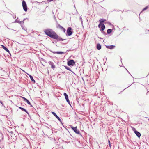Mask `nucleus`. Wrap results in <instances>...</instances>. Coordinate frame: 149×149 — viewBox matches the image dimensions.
I'll use <instances>...</instances> for the list:
<instances>
[{
  "label": "nucleus",
  "mask_w": 149,
  "mask_h": 149,
  "mask_svg": "<svg viewBox=\"0 0 149 149\" xmlns=\"http://www.w3.org/2000/svg\"><path fill=\"white\" fill-rule=\"evenodd\" d=\"M13 18H14V19H15V18H16V16H14V17H13Z\"/></svg>",
  "instance_id": "38"
},
{
  "label": "nucleus",
  "mask_w": 149,
  "mask_h": 149,
  "mask_svg": "<svg viewBox=\"0 0 149 149\" xmlns=\"http://www.w3.org/2000/svg\"><path fill=\"white\" fill-rule=\"evenodd\" d=\"M63 95L65 96L66 100L68 98V95L66 94V93H64Z\"/></svg>",
  "instance_id": "19"
},
{
  "label": "nucleus",
  "mask_w": 149,
  "mask_h": 149,
  "mask_svg": "<svg viewBox=\"0 0 149 149\" xmlns=\"http://www.w3.org/2000/svg\"><path fill=\"white\" fill-rule=\"evenodd\" d=\"M135 134L138 138H140L141 136V133L138 131H134Z\"/></svg>",
  "instance_id": "12"
},
{
  "label": "nucleus",
  "mask_w": 149,
  "mask_h": 149,
  "mask_svg": "<svg viewBox=\"0 0 149 149\" xmlns=\"http://www.w3.org/2000/svg\"><path fill=\"white\" fill-rule=\"evenodd\" d=\"M106 21V20L104 19H100L99 20V21L100 22V23L98 25V26L99 28L100 27V25L101 24H103L102 22H105Z\"/></svg>",
  "instance_id": "8"
},
{
  "label": "nucleus",
  "mask_w": 149,
  "mask_h": 149,
  "mask_svg": "<svg viewBox=\"0 0 149 149\" xmlns=\"http://www.w3.org/2000/svg\"><path fill=\"white\" fill-rule=\"evenodd\" d=\"M50 51L51 52H52L54 54H56V52L52 51L51 50H50Z\"/></svg>",
  "instance_id": "33"
},
{
  "label": "nucleus",
  "mask_w": 149,
  "mask_h": 149,
  "mask_svg": "<svg viewBox=\"0 0 149 149\" xmlns=\"http://www.w3.org/2000/svg\"><path fill=\"white\" fill-rule=\"evenodd\" d=\"M70 127H68V128L70 130V129H72L73 130H77V127L76 126L74 127L72 125H69Z\"/></svg>",
  "instance_id": "11"
},
{
  "label": "nucleus",
  "mask_w": 149,
  "mask_h": 149,
  "mask_svg": "<svg viewBox=\"0 0 149 149\" xmlns=\"http://www.w3.org/2000/svg\"><path fill=\"white\" fill-rule=\"evenodd\" d=\"M64 53L62 52H56V54H63Z\"/></svg>",
  "instance_id": "25"
},
{
  "label": "nucleus",
  "mask_w": 149,
  "mask_h": 149,
  "mask_svg": "<svg viewBox=\"0 0 149 149\" xmlns=\"http://www.w3.org/2000/svg\"><path fill=\"white\" fill-rule=\"evenodd\" d=\"M2 47L5 50H6V51H7V52H8L10 54V52L8 49L7 48V47H5V46H4L3 45H1Z\"/></svg>",
  "instance_id": "13"
},
{
  "label": "nucleus",
  "mask_w": 149,
  "mask_h": 149,
  "mask_svg": "<svg viewBox=\"0 0 149 149\" xmlns=\"http://www.w3.org/2000/svg\"><path fill=\"white\" fill-rule=\"evenodd\" d=\"M21 27H22V28L25 31H26V30L27 29L25 28H24V25H21Z\"/></svg>",
  "instance_id": "27"
},
{
  "label": "nucleus",
  "mask_w": 149,
  "mask_h": 149,
  "mask_svg": "<svg viewBox=\"0 0 149 149\" xmlns=\"http://www.w3.org/2000/svg\"><path fill=\"white\" fill-rule=\"evenodd\" d=\"M100 38V39H102V38Z\"/></svg>",
  "instance_id": "44"
},
{
  "label": "nucleus",
  "mask_w": 149,
  "mask_h": 149,
  "mask_svg": "<svg viewBox=\"0 0 149 149\" xmlns=\"http://www.w3.org/2000/svg\"><path fill=\"white\" fill-rule=\"evenodd\" d=\"M49 64L51 65V67L52 69H54L55 68L56 66L54 65V63L51 61H49L48 62Z\"/></svg>",
  "instance_id": "7"
},
{
  "label": "nucleus",
  "mask_w": 149,
  "mask_h": 149,
  "mask_svg": "<svg viewBox=\"0 0 149 149\" xmlns=\"http://www.w3.org/2000/svg\"><path fill=\"white\" fill-rule=\"evenodd\" d=\"M22 71H24V72H25V71H24V70H22Z\"/></svg>",
  "instance_id": "45"
},
{
  "label": "nucleus",
  "mask_w": 149,
  "mask_h": 149,
  "mask_svg": "<svg viewBox=\"0 0 149 149\" xmlns=\"http://www.w3.org/2000/svg\"><path fill=\"white\" fill-rule=\"evenodd\" d=\"M96 48L98 50H100L101 49V46L100 44L98 43L97 45Z\"/></svg>",
  "instance_id": "17"
},
{
  "label": "nucleus",
  "mask_w": 149,
  "mask_h": 149,
  "mask_svg": "<svg viewBox=\"0 0 149 149\" xmlns=\"http://www.w3.org/2000/svg\"><path fill=\"white\" fill-rule=\"evenodd\" d=\"M100 26H101V29L100 30V31H103L105 29V27L104 24H101Z\"/></svg>",
  "instance_id": "14"
},
{
  "label": "nucleus",
  "mask_w": 149,
  "mask_h": 149,
  "mask_svg": "<svg viewBox=\"0 0 149 149\" xmlns=\"http://www.w3.org/2000/svg\"><path fill=\"white\" fill-rule=\"evenodd\" d=\"M74 131L76 133L79 134L80 135V136H81V135L79 131Z\"/></svg>",
  "instance_id": "24"
},
{
  "label": "nucleus",
  "mask_w": 149,
  "mask_h": 149,
  "mask_svg": "<svg viewBox=\"0 0 149 149\" xmlns=\"http://www.w3.org/2000/svg\"><path fill=\"white\" fill-rule=\"evenodd\" d=\"M93 3H95V1H94Z\"/></svg>",
  "instance_id": "43"
},
{
  "label": "nucleus",
  "mask_w": 149,
  "mask_h": 149,
  "mask_svg": "<svg viewBox=\"0 0 149 149\" xmlns=\"http://www.w3.org/2000/svg\"><path fill=\"white\" fill-rule=\"evenodd\" d=\"M25 101L29 105H30L31 106V107L32 106L31 105L30 102L29 101V100H28L26 99Z\"/></svg>",
  "instance_id": "22"
},
{
  "label": "nucleus",
  "mask_w": 149,
  "mask_h": 149,
  "mask_svg": "<svg viewBox=\"0 0 149 149\" xmlns=\"http://www.w3.org/2000/svg\"><path fill=\"white\" fill-rule=\"evenodd\" d=\"M20 21L18 20V18H17L13 23H18L20 24Z\"/></svg>",
  "instance_id": "21"
},
{
  "label": "nucleus",
  "mask_w": 149,
  "mask_h": 149,
  "mask_svg": "<svg viewBox=\"0 0 149 149\" xmlns=\"http://www.w3.org/2000/svg\"><path fill=\"white\" fill-rule=\"evenodd\" d=\"M108 143H109V145L110 147H111V144H110V142L109 140L108 141Z\"/></svg>",
  "instance_id": "34"
},
{
  "label": "nucleus",
  "mask_w": 149,
  "mask_h": 149,
  "mask_svg": "<svg viewBox=\"0 0 149 149\" xmlns=\"http://www.w3.org/2000/svg\"><path fill=\"white\" fill-rule=\"evenodd\" d=\"M44 32L46 35L53 39L56 34L54 31L50 29H47L45 30Z\"/></svg>",
  "instance_id": "1"
},
{
  "label": "nucleus",
  "mask_w": 149,
  "mask_h": 149,
  "mask_svg": "<svg viewBox=\"0 0 149 149\" xmlns=\"http://www.w3.org/2000/svg\"><path fill=\"white\" fill-rule=\"evenodd\" d=\"M30 77V79L33 82H34V83L35 82V80L33 79V77L30 74H27Z\"/></svg>",
  "instance_id": "16"
},
{
  "label": "nucleus",
  "mask_w": 149,
  "mask_h": 149,
  "mask_svg": "<svg viewBox=\"0 0 149 149\" xmlns=\"http://www.w3.org/2000/svg\"><path fill=\"white\" fill-rule=\"evenodd\" d=\"M13 131H11V132H10V133H11V134H13Z\"/></svg>",
  "instance_id": "41"
},
{
  "label": "nucleus",
  "mask_w": 149,
  "mask_h": 149,
  "mask_svg": "<svg viewBox=\"0 0 149 149\" xmlns=\"http://www.w3.org/2000/svg\"><path fill=\"white\" fill-rule=\"evenodd\" d=\"M0 103H1L2 105H3V103L1 101H0Z\"/></svg>",
  "instance_id": "36"
},
{
  "label": "nucleus",
  "mask_w": 149,
  "mask_h": 149,
  "mask_svg": "<svg viewBox=\"0 0 149 149\" xmlns=\"http://www.w3.org/2000/svg\"><path fill=\"white\" fill-rule=\"evenodd\" d=\"M64 67H65V68L67 70H68L72 72L71 69L69 67L66 66H64Z\"/></svg>",
  "instance_id": "20"
},
{
  "label": "nucleus",
  "mask_w": 149,
  "mask_h": 149,
  "mask_svg": "<svg viewBox=\"0 0 149 149\" xmlns=\"http://www.w3.org/2000/svg\"><path fill=\"white\" fill-rule=\"evenodd\" d=\"M48 1H49V2H51V1H53V0H48Z\"/></svg>",
  "instance_id": "40"
},
{
  "label": "nucleus",
  "mask_w": 149,
  "mask_h": 149,
  "mask_svg": "<svg viewBox=\"0 0 149 149\" xmlns=\"http://www.w3.org/2000/svg\"><path fill=\"white\" fill-rule=\"evenodd\" d=\"M80 19L82 20V18H81V17L80 18ZM82 22H83L82 21V20H81V23H82Z\"/></svg>",
  "instance_id": "37"
},
{
  "label": "nucleus",
  "mask_w": 149,
  "mask_h": 149,
  "mask_svg": "<svg viewBox=\"0 0 149 149\" xmlns=\"http://www.w3.org/2000/svg\"><path fill=\"white\" fill-rule=\"evenodd\" d=\"M104 23L106 24H109V25H111V23L109 22H105Z\"/></svg>",
  "instance_id": "26"
},
{
  "label": "nucleus",
  "mask_w": 149,
  "mask_h": 149,
  "mask_svg": "<svg viewBox=\"0 0 149 149\" xmlns=\"http://www.w3.org/2000/svg\"><path fill=\"white\" fill-rule=\"evenodd\" d=\"M21 97L24 99V101H25L26 99L24 97Z\"/></svg>",
  "instance_id": "32"
},
{
  "label": "nucleus",
  "mask_w": 149,
  "mask_h": 149,
  "mask_svg": "<svg viewBox=\"0 0 149 149\" xmlns=\"http://www.w3.org/2000/svg\"><path fill=\"white\" fill-rule=\"evenodd\" d=\"M66 31L67 36H69L72 35L73 32L72 29L71 27H68Z\"/></svg>",
  "instance_id": "2"
},
{
  "label": "nucleus",
  "mask_w": 149,
  "mask_h": 149,
  "mask_svg": "<svg viewBox=\"0 0 149 149\" xmlns=\"http://www.w3.org/2000/svg\"><path fill=\"white\" fill-rule=\"evenodd\" d=\"M130 127H131L132 129V130H136L135 128H134V127H132V126H130Z\"/></svg>",
  "instance_id": "29"
},
{
  "label": "nucleus",
  "mask_w": 149,
  "mask_h": 149,
  "mask_svg": "<svg viewBox=\"0 0 149 149\" xmlns=\"http://www.w3.org/2000/svg\"><path fill=\"white\" fill-rule=\"evenodd\" d=\"M103 34H104L105 35H106V33L103 31H100Z\"/></svg>",
  "instance_id": "30"
},
{
  "label": "nucleus",
  "mask_w": 149,
  "mask_h": 149,
  "mask_svg": "<svg viewBox=\"0 0 149 149\" xmlns=\"http://www.w3.org/2000/svg\"><path fill=\"white\" fill-rule=\"evenodd\" d=\"M22 6L23 9L24 11L26 12L27 10V7L25 1L23 0L22 2Z\"/></svg>",
  "instance_id": "4"
},
{
  "label": "nucleus",
  "mask_w": 149,
  "mask_h": 149,
  "mask_svg": "<svg viewBox=\"0 0 149 149\" xmlns=\"http://www.w3.org/2000/svg\"><path fill=\"white\" fill-rule=\"evenodd\" d=\"M106 47L109 49H112L115 47V46L113 45H106Z\"/></svg>",
  "instance_id": "9"
},
{
  "label": "nucleus",
  "mask_w": 149,
  "mask_h": 149,
  "mask_svg": "<svg viewBox=\"0 0 149 149\" xmlns=\"http://www.w3.org/2000/svg\"><path fill=\"white\" fill-rule=\"evenodd\" d=\"M66 100L67 102H68V103L71 106V105L70 104V102L69 100V99L68 98V99H66Z\"/></svg>",
  "instance_id": "28"
},
{
  "label": "nucleus",
  "mask_w": 149,
  "mask_h": 149,
  "mask_svg": "<svg viewBox=\"0 0 149 149\" xmlns=\"http://www.w3.org/2000/svg\"><path fill=\"white\" fill-rule=\"evenodd\" d=\"M75 64L74 61L73 60L71 59L68 61L67 65L68 66H71L74 65Z\"/></svg>",
  "instance_id": "5"
},
{
  "label": "nucleus",
  "mask_w": 149,
  "mask_h": 149,
  "mask_svg": "<svg viewBox=\"0 0 149 149\" xmlns=\"http://www.w3.org/2000/svg\"><path fill=\"white\" fill-rule=\"evenodd\" d=\"M19 108L20 109H21L22 111H24L26 113H27V114H28V115H29V113L28 112L26 109H24V108L22 107H19Z\"/></svg>",
  "instance_id": "15"
},
{
  "label": "nucleus",
  "mask_w": 149,
  "mask_h": 149,
  "mask_svg": "<svg viewBox=\"0 0 149 149\" xmlns=\"http://www.w3.org/2000/svg\"><path fill=\"white\" fill-rule=\"evenodd\" d=\"M54 36V38H53V39L56 40L58 41H63L65 40V39H63L60 37L56 33Z\"/></svg>",
  "instance_id": "3"
},
{
  "label": "nucleus",
  "mask_w": 149,
  "mask_h": 149,
  "mask_svg": "<svg viewBox=\"0 0 149 149\" xmlns=\"http://www.w3.org/2000/svg\"><path fill=\"white\" fill-rule=\"evenodd\" d=\"M0 136L1 137V138H2L3 135L2 134H1L0 133Z\"/></svg>",
  "instance_id": "35"
},
{
  "label": "nucleus",
  "mask_w": 149,
  "mask_h": 149,
  "mask_svg": "<svg viewBox=\"0 0 149 149\" xmlns=\"http://www.w3.org/2000/svg\"><path fill=\"white\" fill-rule=\"evenodd\" d=\"M57 27L59 29H60V30L63 31L64 33L66 31V29L65 28H64L63 26H61L60 25V24H58L57 26Z\"/></svg>",
  "instance_id": "6"
},
{
  "label": "nucleus",
  "mask_w": 149,
  "mask_h": 149,
  "mask_svg": "<svg viewBox=\"0 0 149 149\" xmlns=\"http://www.w3.org/2000/svg\"><path fill=\"white\" fill-rule=\"evenodd\" d=\"M26 19H28V18H26Z\"/></svg>",
  "instance_id": "46"
},
{
  "label": "nucleus",
  "mask_w": 149,
  "mask_h": 149,
  "mask_svg": "<svg viewBox=\"0 0 149 149\" xmlns=\"http://www.w3.org/2000/svg\"><path fill=\"white\" fill-rule=\"evenodd\" d=\"M66 128V129L67 130H68V129H67V128Z\"/></svg>",
  "instance_id": "42"
},
{
  "label": "nucleus",
  "mask_w": 149,
  "mask_h": 149,
  "mask_svg": "<svg viewBox=\"0 0 149 149\" xmlns=\"http://www.w3.org/2000/svg\"><path fill=\"white\" fill-rule=\"evenodd\" d=\"M147 8H148L147 6L145 7L143 9V11H144V10H146Z\"/></svg>",
  "instance_id": "31"
},
{
  "label": "nucleus",
  "mask_w": 149,
  "mask_h": 149,
  "mask_svg": "<svg viewBox=\"0 0 149 149\" xmlns=\"http://www.w3.org/2000/svg\"><path fill=\"white\" fill-rule=\"evenodd\" d=\"M148 31H149V30H148Z\"/></svg>",
  "instance_id": "47"
},
{
  "label": "nucleus",
  "mask_w": 149,
  "mask_h": 149,
  "mask_svg": "<svg viewBox=\"0 0 149 149\" xmlns=\"http://www.w3.org/2000/svg\"><path fill=\"white\" fill-rule=\"evenodd\" d=\"M112 29H109L107 31V33L108 34H110L112 32Z\"/></svg>",
  "instance_id": "18"
},
{
  "label": "nucleus",
  "mask_w": 149,
  "mask_h": 149,
  "mask_svg": "<svg viewBox=\"0 0 149 149\" xmlns=\"http://www.w3.org/2000/svg\"><path fill=\"white\" fill-rule=\"evenodd\" d=\"M26 19H24L23 21H20V24H21V25H22V24H24V20H25Z\"/></svg>",
  "instance_id": "23"
},
{
  "label": "nucleus",
  "mask_w": 149,
  "mask_h": 149,
  "mask_svg": "<svg viewBox=\"0 0 149 149\" xmlns=\"http://www.w3.org/2000/svg\"><path fill=\"white\" fill-rule=\"evenodd\" d=\"M52 113L55 116V117L60 122H61V121L60 118L54 112H52Z\"/></svg>",
  "instance_id": "10"
},
{
  "label": "nucleus",
  "mask_w": 149,
  "mask_h": 149,
  "mask_svg": "<svg viewBox=\"0 0 149 149\" xmlns=\"http://www.w3.org/2000/svg\"><path fill=\"white\" fill-rule=\"evenodd\" d=\"M126 70L127 71V72H128L129 73V74H130V75H131L129 73V72L127 70V69H126V68H125Z\"/></svg>",
  "instance_id": "39"
}]
</instances>
